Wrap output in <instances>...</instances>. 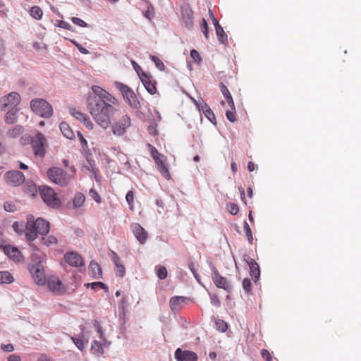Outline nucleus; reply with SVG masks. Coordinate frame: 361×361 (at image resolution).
<instances>
[{
    "label": "nucleus",
    "mask_w": 361,
    "mask_h": 361,
    "mask_svg": "<svg viewBox=\"0 0 361 361\" xmlns=\"http://www.w3.org/2000/svg\"><path fill=\"white\" fill-rule=\"evenodd\" d=\"M185 23L188 27H191L192 26V19L190 15H188V17L185 19Z\"/></svg>",
    "instance_id": "61"
},
{
    "label": "nucleus",
    "mask_w": 361,
    "mask_h": 361,
    "mask_svg": "<svg viewBox=\"0 0 361 361\" xmlns=\"http://www.w3.org/2000/svg\"><path fill=\"white\" fill-rule=\"evenodd\" d=\"M116 87L121 92L125 101L133 109L140 106V102L134 92L128 86L119 82L115 83Z\"/></svg>",
    "instance_id": "6"
},
{
    "label": "nucleus",
    "mask_w": 361,
    "mask_h": 361,
    "mask_svg": "<svg viewBox=\"0 0 361 361\" xmlns=\"http://www.w3.org/2000/svg\"><path fill=\"white\" fill-rule=\"evenodd\" d=\"M243 288L245 291L249 293L252 290V283L249 279H244L243 281Z\"/></svg>",
    "instance_id": "44"
},
{
    "label": "nucleus",
    "mask_w": 361,
    "mask_h": 361,
    "mask_svg": "<svg viewBox=\"0 0 361 361\" xmlns=\"http://www.w3.org/2000/svg\"><path fill=\"white\" fill-rule=\"evenodd\" d=\"M195 104L198 108L199 110L202 111L204 116L210 121H212V119L215 118L214 114L211 109V108L209 106L208 104L206 103H200L198 104L197 102H195Z\"/></svg>",
    "instance_id": "23"
},
{
    "label": "nucleus",
    "mask_w": 361,
    "mask_h": 361,
    "mask_svg": "<svg viewBox=\"0 0 361 361\" xmlns=\"http://www.w3.org/2000/svg\"><path fill=\"white\" fill-rule=\"evenodd\" d=\"M89 274L94 279H100L102 276V271L100 266L95 262H91L89 265Z\"/></svg>",
    "instance_id": "21"
},
{
    "label": "nucleus",
    "mask_w": 361,
    "mask_h": 361,
    "mask_svg": "<svg viewBox=\"0 0 361 361\" xmlns=\"http://www.w3.org/2000/svg\"><path fill=\"white\" fill-rule=\"evenodd\" d=\"M126 202H128L129 207L131 210L134 209V193L132 190L128 192L126 196Z\"/></svg>",
    "instance_id": "38"
},
{
    "label": "nucleus",
    "mask_w": 361,
    "mask_h": 361,
    "mask_svg": "<svg viewBox=\"0 0 361 361\" xmlns=\"http://www.w3.org/2000/svg\"><path fill=\"white\" fill-rule=\"evenodd\" d=\"M32 137L28 135H23L21 137L20 142L22 145H31Z\"/></svg>",
    "instance_id": "50"
},
{
    "label": "nucleus",
    "mask_w": 361,
    "mask_h": 361,
    "mask_svg": "<svg viewBox=\"0 0 361 361\" xmlns=\"http://www.w3.org/2000/svg\"><path fill=\"white\" fill-rule=\"evenodd\" d=\"M4 209L8 212H13L16 210V206L11 202H6L4 204Z\"/></svg>",
    "instance_id": "45"
},
{
    "label": "nucleus",
    "mask_w": 361,
    "mask_h": 361,
    "mask_svg": "<svg viewBox=\"0 0 361 361\" xmlns=\"http://www.w3.org/2000/svg\"><path fill=\"white\" fill-rule=\"evenodd\" d=\"M1 347L5 352H12L14 350V347L12 344H2Z\"/></svg>",
    "instance_id": "59"
},
{
    "label": "nucleus",
    "mask_w": 361,
    "mask_h": 361,
    "mask_svg": "<svg viewBox=\"0 0 361 361\" xmlns=\"http://www.w3.org/2000/svg\"><path fill=\"white\" fill-rule=\"evenodd\" d=\"M31 146L35 156L43 157L47 147V142L44 135L38 132L35 136L32 137Z\"/></svg>",
    "instance_id": "7"
},
{
    "label": "nucleus",
    "mask_w": 361,
    "mask_h": 361,
    "mask_svg": "<svg viewBox=\"0 0 361 361\" xmlns=\"http://www.w3.org/2000/svg\"><path fill=\"white\" fill-rule=\"evenodd\" d=\"M42 244L47 246L56 245L58 243L57 238L54 235L44 236L41 239Z\"/></svg>",
    "instance_id": "31"
},
{
    "label": "nucleus",
    "mask_w": 361,
    "mask_h": 361,
    "mask_svg": "<svg viewBox=\"0 0 361 361\" xmlns=\"http://www.w3.org/2000/svg\"><path fill=\"white\" fill-rule=\"evenodd\" d=\"M77 135H78V138H79V140H80V143H81V145H82V147L83 148L87 147V140L84 138V137H83V135H82V133H81L80 132H79V131H78V132L77 133Z\"/></svg>",
    "instance_id": "58"
},
{
    "label": "nucleus",
    "mask_w": 361,
    "mask_h": 361,
    "mask_svg": "<svg viewBox=\"0 0 361 361\" xmlns=\"http://www.w3.org/2000/svg\"><path fill=\"white\" fill-rule=\"evenodd\" d=\"M71 114L80 122H82V121L87 116V114L82 113L75 109L71 110Z\"/></svg>",
    "instance_id": "36"
},
{
    "label": "nucleus",
    "mask_w": 361,
    "mask_h": 361,
    "mask_svg": "<svg viewBox=\"0 0 361 361\" xmlns=\"http://www.w3.org/2000/svg\"><path fill=\"white\" fill-rule=\"evenodd\" d=\"M261 355L266 361L271 360V355L269 350L267 349H262L261 350Z\"/></svg>",
    "instance_id": "55"
},
{
    "label": "nucleus",
    "mask_w": 361,
    "mask_h": 361,
    "mask_svg": "<svg viewBox=\"0 0 361 361\" xmlns=\"http://www.w3.org/2000/svg\"><path fill=\"white\" fill-rule=\"evenodd\" d=\"M215 30L218 39L221 43L226 44L228 42V37L223 27L221 25H218Z\"/></svg>",
    "instance_id": "26"
},
{
    "label": "nucleus",
    "mask_w": 361,
    "mask_h": 361,
    "mask_svg": "<svg viewBox=\"0 0 361 361\" xmlns=\"http://www.w3.org/2000/svg\"><path fill=\"white\" fill-rule=\"evenodd\" d=\"M190 56L194 60L195 62H200L201 61V57L198 51L195 49H192L190 51Z\"/></svg>",
    "instance_id": "54"
},
{
    "label": "nucleus",
    "mask_w": 361,
    "mask_h": 361,
    "mask_svg": "<svg viewBox=\"0 0 361 361\" xmlns=\"http://www.w3.org/2000/svg\"><path fill=\"white\" fill-rule=\"evenodd\" d=\"M90 196L97 203H100L102 202V199L98 192L93 188H92L89 192Z\"/></svg>",
    "instance_id": "43"
},
{
    "label": "nucleus",
    "mask_w": 361,
    "mask_h": 361,
    "mask_svg": "<svg viewBox=\"0 0 361 361\" xmlns=\"http://www.w3.org/2000/svg\"><path fill=\"white\" fill-rule=\"evenodd\" d=\"M185 300L186 298L182 296H174L171 298L170 300V307L172 311L179 310Z\"/></svg>",
    "instance_id": "22"
},
{
    "label": "nucleus",
    "mask_w": 361,
    "mask_h": 361,
    "mask_svg": "<svg viewBox=\"0 0 361 361\" xmlns=\"http://www.w3.org/2000/svg\"><path fill=\"white\" fill-rule=\"evenodd\" d=\"M20 96L17 92H11L0 99V106L2 111H6L9 108H13L19 104Z\"/></svg>",
    "instance_id": "10"
},
{
    "label": "nucleus",
    "mask_w": 361,
    "mask_h": 361,
    "mask_svg": "<svg viewBox=\"0 0 361 361\" xmlns=\"http://www.w3.org/2000/svg\"><path fill=\"white\" fill-rule=\"evenodd\" d=\"M23 127L21 126H16L7 132V135L9 137H16L23 133Z\"/></svg>",
    "instance_id": "27"
},
{
    "label": "nucleus",
    "mask_w": 361,
    "mask_h": 361,
    "mask_svg": "<svg viewBox=\"0 0 361 361\" xmlns=\"http://www.w3.org/2000/svg\"><path fill=\"white\" fill-rule=\"evenodd\" d=\"M175 359L177 361H197V355L190 350H183L180 348H177L174 353Z\"/></svg>",
    "instance_id": "12"
},
{
    "label": "nucleus",
    "mask_w": 361,
    "mask_h": 361,
    "mask_svg": "<svg viewBox=\"0 0 361 361\" xmlns=\"http://www.w3.org/2000/svg\"><path fill=\"white\" fill-rule=\"evenodd\" d=\"M65 261L72 267H79L83 265V259L82 257L74 252H67L64 255Z\"/></svg>",
    "instance_id": "15"
},
{
    "label": "nucleus",
    "mask_w": 361,
    "mask_h": 361,
    "mask_svg": "<svg viewBox=\"0 0 361 361\" xmlns=\"http://www.w3.org/2000/svg\"><path fill=\"white\" fill-rule=\"evenodd\" d=\"M216 326H218V329L221 331L222 332L225 331L227 329V324L224 322L223 320H219L216 322Z\"/></svg>",
    "instance_id": "56"
},
{
    "label": "nucleus",
    "mask_w": 361,
    "mask_h": 361,
    "mask_svg": "<svg viewBox=\"0 0 361 361\" xmlns=\"http://www.w3.org/2000/svg\"><path fill=\"white\" fill-rule=\"evenodd\" d=\"M149 149H150V154H151V156L152 157V158L154 159H156L157 158H159L160 157H162L163 154H160L158 150L154 147L152 146V145L149 144L148 145Z\"/></svg>",
    "instance_id": "46"
},
{
    "label": "nucleus",
    "mask_w": 361,
    "mask_h": 361,
    "mask_svg": "<svg viewBox=\"0 0 361 361\" xmlns=\"http://www.w3.org/2000/svg\"><path fill=\"white\" fill-rule=\"evenodd\" d=\"M32 111L41 117L49 118L53 114L51 106L43 99H35L30 102Z\"/></svg>",
    "instance_id": "4"
},
{
    "label": "nucleus",
    "mask_w": 361,
    "mask_h": 361,
    "mask_svg": "<svg viewBox=\"0 0 361 361\" xmlns=\"http://www.w3.org/2000/svg\"><path fill=\"white\" fill-rule=\"evenodd\" d=\"M13 228L15 230V231L18 233H21L23 231V224L17 222V221L13 224Z\"/></svg>",
    "instance_id": "57"
},
{
    "label": "nucleus",
    "mask_w": 361,
    "mask_h": 361,
    "mask_svg": "<svg viewBox=\"0 0 361 361\" xmlns=\"http://www.w3.org/2000/svg\"><path fill=\"white\" fill-rule=\"evenodd\" d=\"M200 28L204 35V37L206 39H208L209 38V27H208L207 23L204 18L202 19V23L200 25Z\"/></svg>",
    "instance_id": "40"
},
{
    "label": "nucleus",
    "mask_w": 361,
    "mask_h": 361,
    "mask_svg": "<svg viewBox=\"0 0 361 361\" xmlns=\"http://www.w3.org/2000/svg\"><path fill=\"white\" fill-rule=\"evenodd\" d=\"M111 259L116 267V276L122 278L125 275L126 269L125 267L120 262V258L118 255L112 252Z\"/></svg>",
    "instance_id": "19"
},
{
    "label": "nucleus",
    "mask_w": 361,
    "mask_h": 361,
    "mask_svg": "<svg viewBox=\"0 0 361 361\" xmlns=\"http://www.w3.org/2000/svg\"><path fill=\"white\" fill-rule=\"evenodd\" d=\"M158 171L167 180L171 179V174L166 163V158L164 155L154 159Z\"/></svg>",
    "instance_id": "16"
},
{
    "label": "nucleus",
    "mask_w": 361,
    "mask_h": 361,
    "mask_svg": "<svg viewBox=\"0 0 361 361\" xmlns=\"http://www.w3.org/2000/svg\"><path fill=\"white\" fill-rule=\"evenodd\" d=\"M139 77L147 92L151 94H154L157 91V88L155 85L151 81L149 75L143 71H141Z\"/></svg>",
    "instance_id": "17"
},
{
    "label": "nucleus",
    "mask_w": 361,
    "mask_h": 361,
    "mask_svg": "<svg viewBox=\"0 0 361 361\" xmlns=\"http://www.w3.org/2000/svg\"><path fill=\"white\" fill-rule=\"evenodd\" d=\"M55 25L67 30H71L72 28L71 25L68 23L61 20H57Z\"/></svg>",
    "instance_id": "42"
},
{
    "label": "nucleus",
    "mask_w": 361,
    "mask_h": 361,
    "mask_svg": "<svg viewBox=\"0 0 361 361\" xmlns=\"http://www.w3.org/2000/svg\"><path fill=\"white\" fill-rule=\"evenodd\" d=\"M25 191L33 195L37 192L36 185L32 182H27L25 188Z\"/></svg>",
    "instance_id": "39"
},
{
    "label": "nucleus",
    "mask_w": 361,
    "mask_h": 361,
    "mask_svg": "<svg viewBox=\"0 0 361 361\" xmlns=\"http://www.w3.org/2000/svg\"><path fill=\"white\" fill-rule=\"evenodd\" d=\"M91 90L92 94H89L87 98V106L95 123L105 130L111 126L116 136L124 135L131 126V119L126 113L114 118V114L119 112L118 100L100 86L92 85Z\"/></svg>",
    "instance_id": "1"
},
{
    "label": "nucleus",
    "mask_w": 361,
    "mask_h": 361,
    "mask_svg": "<svg viewBox=\"0 0 361 361\" xmlns=\"http://www.w3.org/2000/svg\"><path fill=\"white\" fill-rule=\"evenodd\" d=\"M247 264L250 267V274L252 279L256 281L258 280L259 275H260V271L259 267L257 263L252 259H250L249 262H247Z\"/></svg>",
    "instance_id": "20"
},
{
    "label": "nucleus",
    "mask_w": 361,
    "mask_h": 361,
    "mask_svg": "<svg viewBox=\"0 0 361 361\" xmlns=\"http://www.w3.org/2000/svg\"><path fill=\"white\" fill-rule=\"evenodd\" d=\"M44 257V254L40 252H33L31 255L32 262L33 263L32 265L42 264Z\"/></svg>",
    "instance_id": "34"
},
{
    "label": "nucleus",
    "mask_w": 361,
    "mask_h": 361,
    "mask_svg": "<svg viewBox=\"0 0 361 361\" xmlns=\"http://www.w3.org/2000/svg\"><path fill=\"white\" fill-rule=\"evenodd\" d=\"M189 267H190V271L193 274L194 276L195 277V279L199 281V276L195 269L194 264L192 263L190 264Z\"/></svg>",
    "instance_id": "62"
},
{
    "label": "nucleus",
    "mask_w": 361,
    "mask_h": 361,
    "mask_svg": "<svg viewBox=\"0 0 361 361\" xmlns=\"http://www.w3.org/2000/svg\"><path fill=\"white\" fill-rule=\"evenodd\" d=\"M150 59L154 63L156 67L159 71H164L165 66H164V63L162 62V61L159 57L154 56V55H150Z\"/></svg>",
    "instance_id": "35"
},
{
    "label": "nucleus",
    "mask_w": 361,
    "mask_h": 361,
    "mask_svg": "<svg viewBox=\"0 0 361 361\" xmlns=\"http://www.w3.org/2000/svg\"><path fill=\"white\" fill-rule=\"evenodd\" d=\"M245 235L247 236V240L250 243V244H252L253 236H252V231H248L247 233H245Z\"/></svg>",
    "instance_id": "63"
},
{
    "label": "nucleus",
    "mask_w": 361,
    "mask_h": 361,
    "mask_svg": "<svg viewBox=\"0 0 361 361\" xmlns=\"http://www.w3.org/2000/svg\"><path fill=\"white\" fill-rule=\"evenodd\" d=\"M212 279L217 288L224 289L228 293L231 292L233 288L231 283L226 277L222 276L215 267L212 269Z\"/></svg>",
    "instance_id": "8"
},
{
    "label": "nucleus",
    "mask_w": 361,
    "mask_h": 361,
    "mask_svg": "<svg viewBox=\"0 0 361 361\" xmlns=\"http://www.w3.org/2000/svg\"><path fill=\"white\" fill-rule=\"evenodd\" d=\"M227 209L232 215H236L239 212L238 206L233 202H229L226 204Z\"/></svg>",
    "instance_id": "37"
},
{
    "label": "nucleus",
    "mask_w": 361,
    "mask_h": 361,
    "mask_svg": "<svg viewBox=\"0 0 361 361\" xmlns=\"http://www.w3.org/2000/svg\"><path fill=\"white\" fill-rule=\"evenodd\" d=\"M71 41L78 49V50L80 51V53H82L83 54H89V51L86 48L82 47L75 40L71 39Z\"/></svg>",
    "instance_id": "52"
},
{
    "label": "nucleus",
    "mask_w": 361,
    "mask_h": 361,
    "mask_svg": "<svg viewBox=\"0 0 361 361\" xmlns=\"http://www.w3.org/2000/svg\"><path fill=\"white\" fill-rule=\"evenodd\" d=\"M4 253L11 259L15 261H20L22 256L20 252L15 247L11 245H6L3 247Z\"/></svg>",
    "instance_id": "18"
},
{
    "label": "nucleus",
    "mask_w": 361,
    "mask_h": 361,
    "mask_svg": "<svg viewBox=\"0 0 361 361\" xmlns=\"http://www.w3.org/2000/svg\"><path fill=\"white\" fill-rule=\"evenodd\" d=\"M71 20H72V22H73L74 24H75V25H78V26H80V27H87V23H85L83 20H82V19H80V18H77V17H73V18H71Z\"/></svg>",
    "instance_id": "49"
},
{
    "label": "nucleus",
    "mask_w": 361,
    "mask_h": 361,
    "mask_svg": "<svg viewBox=\"0 0 361 361\" xmlns=\"http://www.w3.org/2000/svg\"><path fill=\"white\" fill-rule=\"evenodd\" d=\"M46 282L49 290L56 294H61L65 290L63 283L56 276H49Z\"/></svg>",
    "instance_id": "13"
},
{
    "label": "nucleus",
    "mask_w": 361,
    "mask_h": 361,
    "mask_svg": "<svg viewBox=\"0 0 361 361\" xmlns=\"http://www.w3.org/2000/svg\"><path fill=\"white\" fill-rule=\"evenodd\" d=\"M83 125L88 128L89 130H92L94 128V124L89 118V116L87 115V116L82 121Z\"/></svg>",
    "instance_id": "48"
},
{
    "label": "nucleus",
    "mask_w": 361,
    "mask_h": 361,
    "mask_svg": "<svg viewBox=\"0 0 361 361\" xmlns=\"http://www.w3.org/2000/svg\"><path fill=\"white\" fill-rule=\"evenodd\" d=\"M30 271L37 285L42 286L46 283L44 269L42 264L32 265Z\"/></svg>",
    "instance_id": "11"
},
{
    "label": "nucleus",
    "mask_w": 361,
    "mask_h": 361,
    "mask_svg": "<svg viewBox=\"0 0 361 361\" xmlns=\"http://www.w3.org/2000/svg\"><path fill=\"white\" fill-rule=\"evenodd\" d=\"M13 281V278L8 271H0V283H10Z\"/></svg>",
    "instance_id": "28"
},
{
    "label": "nucleus",
    "mask_w": 361,
    "mask_h": 361,
    "mask_svg": "<svg viewBox=\"0 0 361 361\" xmlns=\"http://www.w3.org/2000/svg\"><path fill=\"white\" fill-rule=\"evenodd\" d=\"M71 338L80 350L85 349L88 343V340L85 339L83 335H80L78 338L71 336Z\"/></svg>",
    "instance_id": "25"
},
{
    "label": "nucleus",
    "mask_w": 361,
    "mask_h": 361,
    "mask_svg": "<svg viewBox=\"0 0 361 361\" xmlns=\"http://www.w3.org/2000/svg\"><path fill=\"white\" fill-rule=\"evenodd\" d=\"M47 173L50 181L61 187L68 185L73 178V175L68 174L63 169L59 167L49 169Z\"/></svg>",
    "instance_id": "3"
},
{
    "label": "nucleus",
    "mask_w": 361,
    "mask_h": 361,
    "mask_svg": "<svg viewBox=\"0 0 361 361\" xmlns=\"http://www.w3.org/2000/svg\"><path fill=\"white\" fill-rule=\"evenodd\" d=\"M39 192L40 197L48 206L56 208L61 205V200L53 188L43 185L39 188Z\"/></svg>",
    "instance_id": "5"
},
{
    "label": "nucleus",
    "mask_w": 361,
    "mask_h": 361,
    "mask_svg": "<svg viewBox=\"0 0 361 361\" xmlns=\"http://www.w3.org/2000/svg\"><path fill=\"white\" fill-rule=\"evenodd\" d=\"M220 90L225 99L228 98V97H232L227 87L223 82L220 83Z\"/></svg>",
    "instance_id": "47"
},
{
    "label": "nucleus",
    "mask_w": 361,
    "mask_h": 361,
    "mask_svg": "<svg viewBox=\"0 0 361 361\" xmlns=\"http://www.w3.org/2000/svg\"><path fill=\"white\" fill-rule=\"evenodd\" d=\"M157 276L160 279H165L167 276V270L164 267H159L157 269Z\"/></svg>",
    "instance_id": "41"
},
{
    "label": "nucleus",
    "mask_w": 361,
    "mask_h": 361,
    "mask_svg": "<svg viewBox=\"0 0 361 361\" xmlns=\"http://www.w3.org/2000/svg\"><path fill=\"white\" fill-rule=\"evenodd\" d=\"M235 110L233 111L232 109L231 110H228L226 113V118L228 121H230L231 122H234L236 120V118H235Z\"/></svg>",
    "instance_id": "51"
},
{
    "label": "nucleus",
    "mask_w": 361,
    "mask_h": 361,
    "mask_svg": "<svg viewBox=\"0 0 361 361\" xmlns=\"http://www.w3.org/2000/svg\"><path fill=\"white\" fill-rule=\"evenodd\" d=\"M30 16L37 20H39L42 17V10L37 6H32L30 11Z\"/></svg>",
    "instance_id": "33"
},
{
    "label": "nucleus",
    "mask_w": 361,
    "mask_h": 361,
    "mask_svg": "<svg viewBox=\"0 0 361 361\" xmlns=\"http://www.w3.org/2000/svg\"><path fill=\"white\" fill-rule=\"evenodd\" d=\"M7 361H21L20 357L16 355H11Z\"/></svg>",
    "instance_id": "64"
},
{
    "label": "nucleus",
    "mask_w": 361,
    "mask_h": 361,
    "mask_svg": "<svg viewBox=\"0 0 361 361\" xmlns=\"http://www.w3.org/2000/svg\"><path fill=\"white\" fill-rule=\"evenodd\" d=\"M17 116H16V110H11L8 111L5 116V121L8 124H13L16 121Z\"/></svg>",
    "instance_id": "32"
},
{
    "label": "nucleus",
    "mask_w": 361,
    "mask_h": 361,
    "mask_svg": "<svg viewBox=\"0 0 361 361\" xmlns=\"http://www.w3.org/2000/svg\"><path fill=\"white\" fill-rule=\"evenodd\" d=\"M91 350L93 354L97 355H102L104 353L102 344L97 341H94L92 342V346H91Z\"/></svg>",
    "instance_id": "29"
},
{
    "label": "nucleus",
    "mask_w": 361,
    "mask_h": 361,
    "mask_svg": "<svg viewBox=\"0 0 361 361\" xmlns=\"http://www.w3.org/2000/svg\"><path fill=\"white\" fill-rule=\"evenodd\" d=\"M229 106L231 107V109L235 111V105L234 102L232 97H228V98L226 99Z\"/></svg>",
    "instance_id": "60"
},
{
    "label": "nucleus",
    "mask_w": 361,
    "mask_h": 361,
    "mask_svg": "<svg viewBox=\"0 0 361 361\" xmlns=\"http://www.w3.org/2000/svg\"><path fill=\"white\" fill-rule=\"evenodd\" d=\"M85 200V195L81 192H78L73 198L74 207L78 208L81 207L83 204Z\"/></svg>",
    "instance_id": "30"
},
{
    "label": "nucleus",
    "mask_w": 361,
    "mask_h": 361,
    "mask_svg": "<svg viewBox=\"0 0 361 361\" xmlns=\"http://www.w3.org/2000/svg\"><path fill=\"white\" fill-rule=\"evenodd\" d=\"M131 230L137 238V240L140 242L141 244L145 243L148 235L147 232L145 230V228L141 226L137 223H133L130 225Z\"/></svg>",
    "instance_id": "14"
},
{
    "label": "nucleus",
    "mask_w": 361,
    "mask_h": 361,
    "mask_svg": "<svg viewBox=\"0 0 361 361\" xmlns=\"http://www.w3.org/2000/svg\"><path fill=\"white\" fill-rule=\"evenodd\" d=\"M49 231V223L42 218L35 220L32 215L27 216L25 228V236L28 240H35L38 235H46Z\"/></svg>",
    "instance_id": "2"
},
{
    "label": "nucleus",
    "mask_w": 361,
    "mask_h": 361,
    "mask_svg": "<svg viewBox=\"0 0 361 361\" xmlns=\"http://www.w3.org/2000/svg\"><path fill=\"white\" fill-rule=\"evenodd\" d=\"M87 286H90L91 288L92 289H94V290H96V289H97L99 288H102V289H104V288H106V285L104 283L99 282V281L98 282H94V283H88Z\"/></svg>",
    "instance_id": "53"
},
{
    "label": "nucleus",
    "mask_w": 361,
    "mask_h": 361,
    "mask_svg": "<svg viewBox=\"0 0 361 361\" xmlns=\"http://www.w3.org/2000/svg\"><path fill=\"white\" fill-rule=\"evenodd\" d=\"M62 134L68 139H73L75 137V134L70 126L66 123L62 122L59 126Z\"/></svg>",
    "instance_id": "24"
},
{
    "label": "nucleus",
    "mask_w": 361,
    "mask_h": 361,
    "mask_svg": "<svg viewBox=\"0 0 361 361\" xmlns=\"http://www.w3.org/2000/svg\"><path fill=\"white\" fill-rule=\"evenodd\" d=\"M4 178L7 185L11 187L19 186L25 180L24 174L19 171H9L4 174Z\"/></svg>",
    "instance_id": "9"
}]
</instances>
